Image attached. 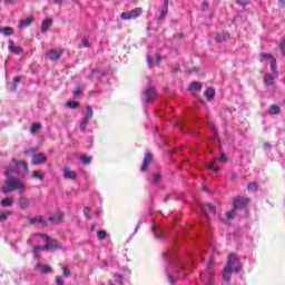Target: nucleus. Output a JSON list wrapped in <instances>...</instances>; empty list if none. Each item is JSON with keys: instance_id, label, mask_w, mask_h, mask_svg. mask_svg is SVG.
I'll use <instances>...</instances> for the list:
<instances>
[{"instance_id": "44", "label": "nucleus", "mask_w": 285, "mask_h": 285, "mask_svg": "<svg viewBox=\"0 0 285 285\" xmlns=\"http://www.w3.org/2000/svg\"><path fill=\"white\" fill-rule=\"evenodd\" d=\"M62 275H65V277H70L71 271L68 267H62Z\"/></svg>"}, {"instance_id": "61", "label": "nucleus", "mask_w": 285, "mask_h": 285, "mask_svg": "<svg viewBox=\"0 0 285 285\" xmlns=\"http://www.w3.org/2000/svg\"><path fill=\"white\" fill-rule=\"evenodd\" d=\"M167 257L169 258V261L174 259V254L169 255L167 254Z\"/></svg>"}, {"instance_id": "57", "label": "nucleus", "mask_w": 285, "mask_h": 285, "mask_svg": "<svg viewBox=\"0 0 285 285\" xmlns=\"http://www.w3.org/2000/svg\"><path fill=\"white\" fill-rule=\"evenodd\" d=\"M156 59L158 62H160V61H163V56L158 55V56H156Z\"/></svg>"}, {"instance_id": "59", "label": "nucleus", "mask_w": 285, "mask_h": 285, "mask_svg": "<svg viewBox=\"0 0 285 285\" xmlns=\"http://www.w3.org/2000/svg\"><path fill=\"white\" fill-rule=\"evenodd\" d=\"M215 40H217V42H223L224 38L216 37Z\"/></svg>"}, {"instance_id": "17", "label": "nucleus", "mask_w": 285, "mask_h": 285, "mask_svg": "<svg viewBox=\"0 0 285 285\" xmlns=\"http://www.w3.org/2000/svg\"><path fill=\"white\" fill-rule=\"evenodd\" d=\"M65 218V214L58 213L55 216L48 217V220L52 224H60L62 223V219Z\"/></svg>"}, {"instance_id": "20", "label": "nucleus", "mask_w": 285, "mask_h": 285, "mask_svg": "<svg viewBox=\"0 0 285 285\" xmlns=\"http://www.w3.org/2000/svg\"><path fill=\"white\" fill-rule=\"evenodd\" d=\"M149 164H151V154H146L145 161H142V167H140V171H147Z\"/></svg>"}, {"instance_id": "55", "label": "nucleus", "mask_w": 285, "mask_h": 285, "mask_svg": "<svg viewBox=\"0 0 285 285\" xmlns=\"http://www.w3.org/2000/svg\"><path fill=\"white\" fill-rule=\"evenodd\" d=\"M210 128H213V132L215 134V136H217V129L215 128V126L210 125Z\"/></svg>"}, {"instance_id": "15", "label": "nucleus", "mask_w": 285, "mask_h": 285, "mask_svg": "<svg viewBox=\"0 0 285 285\" xmlns=\"http://www.w3.org/2000/svg\"><path fill=\"white\" fill-rule=\"evenodd\" d=\"M263 82L265 87H272L275 85V77H273L271 73H265V77H263Z\"/></svg>"}, {"instance_id": "49", "label": "nucleus", "mask_w": 285, "mask_h": 285, "mask_svg": "<svg viewBox=\"0 0 285 285\" xmlns=\"http://www.w3.org/2000/svg\"><path fill=\"white\" fill-rule=\"evenodd\" d=\"M249 1L250 0H237V3L243 6V7H246L247 4H249Z\"/></svg>"}, {"instance_id": "48", "label": "nucleus", "mask_w": 285, "mask_h": 285, "mask_svg": "<svg viewBox=\"0 0 285 285\" xmlns=\"http://www.w3.org/2000/svg\"><path fill=\"white\" fill-rule=\"evenodd\" d=\"M56 284L58 285H65V281H62L61 276H56Z\"/></svg>"}, {"instance_id": "63", "label": "nucleus", "mask_w": 285, "mask_h": 285, "mask_svg": "<svg viewBox=\"0 0 285 285\" xmlns=\"http://www.w3.org/2000/svg\"><path fill=\"white\" fill-rule=\"evenodd\" d=\"M156 239H160V235L159 234H155Z\"/></svg>"}, {"instance_id": "18", "label": "nucleus", "mask_w": 285, "mask_h": 285, "mask_svg": "<svg viewBox=\"0 0 285 285\" xmlns=\"http://www.w3.org/2000/svg\"><path fill=\"white\" fill-rule=\"evenodd\" d=\"M232 272H234V268H224L223 271H222V278L224 279V281H226L227 283L228 282H232Z\"/></svg>"}, {"instance_id": "13", "label": "nucleus", "mask_w": 285, "mask_h": 285, "mask_svg": "<svg viewBox=\"0 0 285 285\" xmlns=\"http://www.w3.org/2000/svg\"><path fill=\"white\" fill-rule=\"evenodd\" d=\"M47 161V157L45 154H37L32 156V165H43Z\"/></svg>"}, {"instance_id": "53", "label": "nucleus", "mask_w": 285, "mask_h": 285, "mask_svg": "<svg viewBox=\"0 0 285 285\" xmlns=\"http://www.w3.org/2000/svg\"><path fill=\"white\" fill-rule=\"evenodd\" d=\"M167 278L169 279V284H174V277L171 275H168Z\"/></svg>"}, {"instance_id": "2", "label": "nucleus", "mask_w": 285, "mask_h": 285, "mask_svg": "<svg viewBox=\"0 0 285 285\" xmlns=\"http://www.w3.org/2000/svg\"><path fill=\"white\" fill-rule=\"evenodd\" d=\"M35 236L43 239V246H39V249L41 250H52V249H62V244L58 242L57 239L48 236L47 234H35Z\"/></svg>"}, {"instance_id": "28", "label": "nucleus", "mask_w": 285, "mask_h": 285, "mask_svg": "<svg viewBox=\"0 0 285 285\" xmlns=\"http://www.w3.org/2000/svg\"><path fill=\"white\" fill-rule=\"evenodd\" d=\"M106 237H108V233L106 230L96 232V238H98V242L106 240Z\"/></svg>"}, {"instance_id": "27", "label": "nucleus", "mask_w": 285, "mask_h": 285, "mask_svg": "<svg viewBox=\"0 0 285 285\" xmlns=\"http://www.w3.org/2000/svg\"><path fill=\"white\" fill-rule=\"evenodd\" d=\"M164 2H165V6L163 7V10H160L159 20H164L165 17L167 16V12H168V3H169V0H164Z\"/></svg>"}, {"instance_id": "5", "label": "nucleus", "mask_w": 285, "mask_h": 285, "mask_svg": "<svg viewBox=\"0 0 285 285\" xmlns=\"http://www.w3.org/2000/svg\"><path fill=\"white\" fill-rule=\"evenodd\" d=\"M63 53H65L63 49H50L48 50V52H46V57L50 61H60V58L62 57Z\"/></svg>"}, {"instance_id": "9", "label": "nucleus", "mask_w": 285, "mask_h": 285, "mask_svg": "<svg viewBox=\"0 0 285 285\" xmlns=\"http://www.w3.org/2000/svg\"><path fill=\"white\" fill-rule=\"evenodd\" d=\"M202 213H204V216H206V218L215 216V206H213L210 203H207L202 207Z\"/></svg>"}, {"instance_id": "62", "label": "nucleus", "mask_w": 285, "mask_h": 285, "mask_svg": "<svg viewBox=\"0 0 285 285\" xmlns=\"http://www.w3.org/2000/svg\"><path fill=\"white\" fill-rule=\"evenodd\" d=\"M279 6L284 7V0H279Z\"/></svg>"}, {"instance_id": "19", "label": "nucleus", "mask_w": 285, "mask_h": 285, "mask_svg": "<svg viewBox=\"0 0 285 285\" xmlns=\"http://www.w3.org/2000/svg\"><path fill=\"white\" fill-rule=\"evenodd\" d=\"M28 207H30V199L26 197L19 198V208H21V210H26Z\"/></svg>"}, {"instance_id": "16", "label": "nucleus", "mask_w": 285, "mask_h": 285, "mask_svg": "<svg viewBox=\"0 0 285 285\" xmlns=\"http://www.w3.org/2000/svg\"><path fill=\"white\" fill-rule=\"evenodd\" d=\"M52 26V19L51 18H46V20H43V22H41V33H46L48 32V29Z\"/></svg>"}, {"instance_id": "60", "label": "nucleus", "mask_w": 285, "mask_h": 285, "mask_svg": "<svg viewBox=\"0 0 285 285\" xmlns=\"http://www.w3.org/2000/svg\"><path fill=\"white\" fill-rule=\"evenodd\" d=\"M203 8H204V9H207V8H208V2H204V3H203Z\"/></svg>"}, {"instance_id": "14", "label": "nucleus", "mask_w": 285, "mask_h": 285, "mask_svg": "<svg viewBox=\"0 0 285 285\" xmlns=\"http://www.w3.org/2000/svg\"><path fill=\"white\" fill-rule=\"evenodd\" d=\"M37 223L41 224L42 226H48V224L43 220L41 216H35V217L28 218V224L35 225Z\"/></svg>"}, {"instance_id": "46", "label": "nucleus", "mask_w": 285, "mask_h": 285, "mask_svg": "<svg viewBox=\"0 0 285 285\" xmlns=\"http://www.w3.org/2000/svg\"><path fill=\"white\" fill-rule=\"evenodd\" d=\"M217 161H219L222 164H226V155L219 154V158H217Z\"/></svg>"}, {"instance_id": "38", "label": "nucleus", "mask_w": 285, "mask_h": 285, "mask_svg": "<svg viewBox=\"0 0 285 285\" xmlns=\"http://www.w3.org/2000/svg\"><path fill=\"white\" fill-rule=\"evenodd\" d=\"M269 70L272 71H277V60L272 59V61H269Z\"/></svg>"}, {"instance_id": "4", "label": "nucleus", "mask_w": 285, "mask_h": 285, "mask_svg": "<svg viewBox=\"0 0 285 285\" xmlns=\"http://www.w3.org/2000/svg\"><path fill=\"white\" fill-rule=\"evenodd\" d=\"M141 13H144V9L137 7L132 10L121 12L120 18L121 20H135L138 19L141 16Z\"/></svg>"}, {"instance_id": "29", "label": "nucleus", "mask_w": 285, "mask_h": 285, "mask_svg": "<svg viewBox=\"0 0 285 285\" xmlns=\"http://www.w3.org/2000/svg\"><path fill=\"white\" fill-rule=\"evenodd\" d=\"M21 82V76L13 77V85H11V92H17L18 83Z\"/></svg>"}, {"instance_id": "23", "label": "nucleus", "mask_w": 285, "mask_h": 285, "mask_svg": "<svg viewBox=\"0 0 285 285\" xmlns=\"http://www.w3.org/2000/svg\"><path fill=\"white\" fill-rule=\"evenodd\" d=\"M204 97H206L208 101H213V98L215 97V89H213L212 87H208V89L204 91Z\"/></svg>"}, {"instance_id": "31", "label": "nucleus", "mask_w": 285, "mask_h": 285, "mask_svg": "<svg viewBox=\"0 0 285 285\" xmlns=\"http://www.w3.org/2000/svg\"><path fill=\"white\" fill-rule=\"evenodd\" d=\"M32 178L39 180V181H43V174L41 171H32Z\"/></svg>"}, {"instance_id": "52", "label": "nucleus", "mask_w": 285, "mask_h": 285, "mask_svg": "<svg viewBox=\"0 0 285 285\" xmlns=\"http://www.w3.org/2000/svg\"><path fill=\"white\" fill-rule=\"evenodd\" d=\"M178 70H180L179 66L174 67V69H171V73H176L178 72Z\"/></svg>"}, {"instance_id": "25", "label": "nucleus", "mask_w": 285, "mask_h": 285, "mask_svg": "<svg viewBox=\"0 0 285 285\" xmlns=\"http://www.w3.org/2000/svg\"><path fill=\"white\" fill-rule=\"evenodd\" d=\"M14 204V198L6 197L0 200V206L2 207H11V205Z\"/></svg>"}, {"instance_id": "36", "label": "nucleus", "mask_w": 285, "mask_h": 285, "mask_svg": "<svg viewBox=\"0 0 285 285\" xmlns=\"http://www.w3.org/2000/svg\"><path fill=\"white\" fill-rule=\"evenodd\" d=\"M11 216V212H2V214H0V223L7 220V218H9Z\"/></svg>"}, {"instance_id": "10", "label": "nucleus", "mask_w": 285, "mask_h": 285, "mask_svg": "<svg viewBox=\"0 0 285 285\" xmlns=\"http://www.w3.org/2000/svg\"><path fill=\"white\" fill-rule=\"evenodd\" d=\"M63 173V177L67 180H76L78 178V174H76V171L71 170L70 167H65L62 169Z\"/></svg>"}, {"instance_id": "64", "label": "nucleus", "mask_w": 285, "mask_h": 285, "mask_svg": "<svg viewBox=\"0 0 285 285\" xmlns=\"http://www.w3.org/2000/svg\"><path fill=\"white\" fill-rule=\"evenodd\" d=\"M283 82H284V86H285V77H284V80H283Z\"/></svg>"}, {"instance_id": "32", "label": "nucleus", "mask_w": 285, "mask_h": 285, "mask_svg": "<svg viewBox=\"0 0 285 285\" xmlns=\"http://www.w3.org/2000/svg\"><path fill=\"white\" fill-rule=\"evenodd\" d=\"M41 129V124L39 122H35L32 124V126L30 127V134H36L38 130Z\"/></svg>"}, {"instance_id": "50", "label": "nucleus", "mask_w": 285, "mask_h": 285, "mask_svg": "<svg viewBox=\"0 0 285 285\" xmlns=\"http://www.w3.org/2000/svg\"><path fill=\"white\" fill-rule=\"evenodd\" d=\"M90 46L89 40H87V38H82V47L89 48Z\"/></svg>"}, {"instance_id": "56", "label": "nucleus", "mask_w": 285, "mask_h": 285, "mask_svg": "<svg viewBox=\"0 0 285 285\" xmlns=\"http://www.w3.org/2000/svg\"><path fill=\"white\" fill-rule=\"evenodd\" d=\"M14 3V0H4V4H11Z\"/></svg>"}, {"instance_id": "1", "label": "nucleus", "mask_w": 285, "mask_h": 285, "mask_svg": "<svg viewBox=\"0 0 285 285\" xmlns=\"http://www.w3.org/2000/svg\"><path fill=\"white\" fill-rule=\"evenodd\" d=\"M28 173V163L26 160H19L11 158L9 165L4 169V186L1 188L2 194L7 195L11 191L18 190L20 195L26 194V184L23 181L12 178L14 176H23Z\"/></svg>"}, {"instance_id": "47", "label": "nucleus", "mask_w": 285, "mask_h": 285, "mask_svg": "<svg viewBox=\"0 0 285 285\" xmlns=\"http://www.w3.org/2000/svg\"><path fill=\"white\" fill-rule=\"evenodd\" d=\"M212 274H210V271L208 269L206 273H203L200 275L202 279H207V278H210Z\"/></svg>"}, {"instance_id": "42", "label": "nucleus", "mask_w": 285, "mask_h": 285, "mask_svg": "<svg viewBox=\"0 0 285 285\" xmlns=\"http://www.w3.org/2000/svg\"><path fill=\"white\" fill-rule=\"evenodd\" d=\"M67 106L71 107V109H78V107H80V104L76 101H67Z\"/></svg>"}, {"instance_id": "40", "label": "nucleus", "mask_w": 285, "mask_h": 285, "mask_svg": "<svg viewBox=\"0 0 285 285\" xmlns=\"http://www.w3.org/2000/svg\"><path fill=\"white\" fill-rule=\"evenodd\" d=\"M279 51H282V55L285 57V37L282 38V41L279 42Z\"/></svg>"}, {"instance_id": "58", "label": "nucleus", "mask_w": 285, "mask_h": 285, "mask_svg": "<svg viewBox=\"0 0 285 285\" xmlns=\"http://www.w3.org/2000/svg\"><path fill=\"white\" fill-rule=\"evenodd\" d=\"M147 62H149V65H151V62H153L151 56H147Z\"/></svg>"}, {"instance_id": "7", "label": "nucleus", "mask_w": 285, "mask_h": 285, "mask_svg": "<svg viewBox=\"0 0 285 285\" xmlns=\"http://www.w3.org/2000/svg\"><path fill=\"white\" fill-rule=\"evenodd\" d=\"M247 204H249V198L236 197L234 198V208H232V210L245 209Z\"/></svg>"}, {"instance_id": "8", "label": "nucleus", "mask_w": 285, "mask_h": 285, "mask_svg": "<svg viewBox=\"0 0 285 285\" xmlns=\"http://www.w3.org/2000/svg\"><path fill=\"white\" fill-rule=\"evenodd\" d=\"M7 50L11 55H21L23 52V49L14 43V41L9 40L7 42Z\"/></svg>"}, {"instance_id": "39", "label": "nucleus", "mask_w": 285, "mask_h": 285, "mask_svg": "<svg viewBox=\"0 0 285 285\" xmlns=\"http://www.w3.org/2000/svg\"><path fill=\"white\" fill-rule=\"evenodd\" d=\"M39 250H41V248H39V246H35L32 248V255H33L35 259H39Z\"/></svg>"}, {"instance_id": "35", "label": "nucleus", "mask_w": 285, "mask_h": 285, "mask_svg": "<svg viewBox=\"0 0 285 285\" xmlns=\"http://www.w3.org/2000/svg\"><path fill=\"white\" fill-rule=\"evenodd\" d=\"M257 189H258V185H257L256 183H249V184L247 185V190H248V191L254 193V191H256Z\"/></svg>"}, {"instance_id": "6", "label": "nucleus", "mask_w": 285, "mask_h": 285, "mask_svg": "<svg viewBox=\"0 0 285 285\" xmlns=\"http://www.w3.org/2000/svg\"><path fill=\"white\" fill-rule=\"evenodd\" d=\"M94 116V110L91 107L86 108L85 116L82 117V121L80 122V131L85 132L87 129V124H89V119Z\"/></svg>"}, {"instance_id": "26", "label": "nucleus", "mask_w": 285, "mask_h": 285, "mask_svg": "<svg viewBox=\"0 0 285 285\" xmlns=\"http://www.w3.org/2000/svg\"><path fill=\"white\" fill-rule=\"evenodd\" d=\"M0 33L4 37H10L14 35V29H11V27H2L0 28Z\"/></svg>"}, {"instance_id": "37", "label": "nucleus", "mask_w": 285, "mask_h": 285, "mask_svg": "<svg viewBox=\"0 0 285 285\" xmlns=\"http://www.w3.org/2000/svg\"><path fill=\"white\" fill-rule=\"evenodd\" d=\"M261 59H267L269 61H276L275 57L272 53H261Z\"/></svg>"}, {"instance_id": "11", "label": "nucleus", "mask_w": 285, "mask_h": 285, "mask_svg": "<svg viewBox=\"0 0 285 285\" xmlns=\"http://www.w3.org/2000/svg\"><path fill=\"white\" fill-rule=\"evenodd\" d=\"M35 22V17L33 16H30L21 21H19V30H23L24 28H28L30 27V24H32Z\"/></svg>"}, {"instance_id": "12", "label": "nucleus", "mask_w": 285, "mask_h": 285, "mask_svg": "<svg viewBox=\"0 0 285 285\" xmlns=\"http://www.w3.org/2000/svg\"><path fill=\"white\" fill-rule=\"evenodd\" d=\"M108 285H124V276L121 274H112V279L108 281Z\"/></svg>"}, {"instance_id": "22", "label": "nucleus", "mask_w": 285, "mask_h": 285, "mask_svg": "<svg viewBox=\"0 0 285 285\" xmlns=\"http://www.w3.org/2000/svg\"><path fill=\"white\" fill-rule=\"evenodd\" d=\"M145 96L147 97V101H153L156 98V89L149 87V89L145 91Z\"/></svg>"}, {"instance_id": "21", "label": "nucleus", "mask_w": 285, "mask_h": 285, "mask_svg": "<svg viewBox=\"0 0 285 285\" xmlns=\"http://www.w3.org/2000/svg\"><path fill=\"white\" fill-rule=\"evenodd\" d=\"M281 112H282V108H279V106L277 105H272L269 106V109H267V115L269 116L279 115Z\"/></svg>"}, {"instance_id": "30", "label": "nucleus", "mask_w": 285, "mask_h": 285, "mask_svg": "<svg viewBox=\"0 0 285 285\" xmlns=\"http://www.w3.org/2000/svg\"><path fill=\"white\" fill-rule=\"evenodd\" d=\"M80 161H82L83 165L91 164V157L87 156V154H82L79 157Z\"/></svg>"}, {"instance_id": "34", "label": "nucleus", "mask_w": 285, "mask_h": 285, "mask_svg": "<svg viewBox=\"0 0 285 285\" xmlns=\"http://www.w3.org/2000/svg\"><path fill=\"white\" fill-rule=\"evenodd\" d=\"M216 160L213 159L209 164H208V169L213 170V173H217L219 171V169L217 168V166L215 165Z\"/></svg>"}, {"instance_id": "24", "label": "nucleus", "mask_w": 285, "mask_h": 285, "mask_svg": "<svg viewBox=\"0 0 285 285\" xmlns=\"http://www.w3.org/2000/svg\"><path fill=\"white\" fill-rule=\"evenodd\" d=\"M190 90H193V95H195V94L202 91V82H199V81H193V82L190 83Z\"/></svg>"}, {"instance_id": "43", "label": "nucleus", "mask_w": 285, "mask_h": 285, "mask_svg": "<svg viewBox=\"0 0 285 285\" xmlns=\"http://www.w3.org/2000/svg\"><path fill=\"white\" fill-rule=\"evenodd\" d=\"M39 271H41V273L46 274V273L50 272V267L48 265H39Z\"/></svg>"}, {"instance_id": "51", "label": "nucleus", "mask_w": 285, "mask_h": 285, "mask_svg": "<svg viewBox=\"0 0 285 285\" xmlns=\"http://www.w3.org/2000/svg\"><path fill=\"white\" fill-rule=\"evenodd\" d=\"M82 95V90L80 88L76 89V91H73V97H80Z\"/></svg>"}, {"instance_id": "45", "label": "nucleus", "mask_w": 285, "mask_h": 285, "mask_svg": "<svg viewBox=\"0 0 285 285\" xmlns=\"http://www.w3.org/2000/svg\"><path fill=\"white\" fill-rule=\"evenodd\" d=\"M160 181V174H154V177L151 178L153 184H158Z\"/></svg>"}, {"instance_id": "41", "label": "nucleus", "mask_w": 285, "mask_h": 285, "mask_svg": "<svg viewBox=\"0 0 285 285\" xmlns=\"http://www.w3.org/2000/svg\"><path fill=\"white\" fill-rule=\"evenodd\" d=\"M236 217V210L232 209V212H227V220H234Z\"/></svg>"}, {"instance_id": "3", "label": "nucleus", "mask_w": 285, "mask_h": 285, "mask_svg": "<svg viewBox=\"0 0 285 285\" xmlns=\"http://www.w3.org/2000/svg\"><path fill=\"white\" fill-rule=\"evenodd\" d=\"M224 268L234 269V273L236 274L240 273V269L243 268V265H240V258H238L234 253L229 254V256H227V266H224Z\"/></svg>"}, {"instance_id": "33", "label": "nucleus", "mask_w": 285, "mask_h": 285, "mask_svg": "<svg viewBox=\"0 0 285 285\" xmlns=\"http://www.w3.org/2000/svg\"><path fill=\"white\" fill-rule=\"evenodd\" d=\"M90 213H91V209L89 207H85L82 209V215L85 216V219L89 220L91 218Z\"/></svg>"}, {"instance_id": "54", "label": "nucleus", "mask_w": 285, "mask_h": 285, "mask_svg": "<svg viewBox=\"0 0 285 285\" xmlns=\"http://www.w3.org/2000/svg\"><path fill=\"white\" fill-rule=\"evenodd\" d=\"M170 197H171V195L165 196V199H163V202H164L165 204H167V202L169 200Z\"/></svg>"}]
</instances>
